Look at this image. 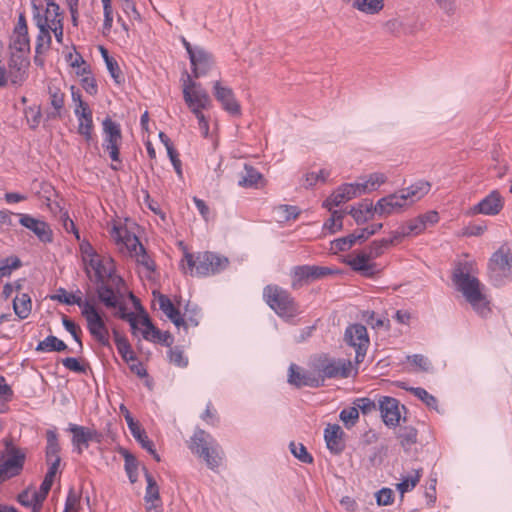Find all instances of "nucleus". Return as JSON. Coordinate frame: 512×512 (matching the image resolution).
<instances>
[{"label": "nucleus", "instance_id": "obj_1", "mask_svg": "<svg viewBox=\"0 0 512 512\" xmlns=\"http://www.w3.org/2000/svg\"><path fill=\"white\" fill-rule=\"evenodd\" d=\"M33 20L39 30L36 52L41 53L51 45L52 34L58 43L63 41V14L55 0H31Z\"/></svg>", "mask_w": 512, "mask_h": 512}, {"label": "nucleus", "instance_id": "obj_2", "mask_svg": "<svg viewBox=\"0 0 512 512\" xmlns=\"http://www.w3.org/2000/svg\"><path fill=\"white\" fill-rule=\"evenodd\" d=\"M472 262L460 263L453 273V282L474 311L482 317L491 312L490 302L484 293V285L474 275Z\"/></svg>", "mask_w": 512, "mask_h": 512}, {"label": "nucleus", "instance_id": "obj_3", "mask_svg": "<svg viewBox=\"0 0 512 512\" xmlns=\"http://www.w3.org/2000/svg\"><path fill=\"white\" fill-rule=\"evenodd\" d=\"M79 249L84 271L91 281L95 283L111 282L116 288L123 284L122 278L115 273V262L111 256L97 252L87 241L80 243Z\"/></svg>", "mask_w": 512, "mask_h": 512}, {"label": "nucleus", "instance_id": "obj_4", "mask_svg": "<svg viewBox=\"0 0 512 512\" xmlns=\"http://www.w3.org/2000/svg\"><path fill=\"white\" fill-rule=\"evenodd\" d=\"M183 100L189 111L195 116L198 128L204 138L209 137V118L205 112L212 107V99L208 92L196 82L192 76L185 72L181 77Z\"/></svg>", "mask_w": 512, "mask_h": 512}, {"label": "nucleus", "instance_id": "obj_5", "mask_svg": "<svg viewBox=\"0 0 512 512\" xmlns=\"http://www.w3.org/2000/svg\"><path fill=\"white\" fill-rule=\"evenodd\" d=\"M110 236L119 251L134 259L140 272L150 278L155 272V262L148 255L138 237L130 232L126 225L117 222L112 224Z\"/></svg>", "mask_w": 512, "mask_h": 512}, {"label": "nucleus", "instance_id": "obj_6", "mask_svg": "<svg viewBox=\"0 0 512 512\" xmlns=\"http://www.w3.org/2000/svg\"><path fill=\"white\" fill-rule=\"evenodd\" d=\"M228 259L213 252H199L197 255L186 252L181 261L185 274L205 277L221 272L228 266Z\"/></svg>", "mask_w": 512, "mask_h": 512}, {"label": "nucleus", "instance_id": "obj_7", "mask_svg": "<svg viewBox=\"0 0 512 512\" xmlns=\"http://www.w3.org/2000/svg\"><path fill=\"white\" fill-rule=\"evenodd\" d=\"M189 448L192 453L202 458L207 466L214 469L219 466L222 451L218 443L204 430H197L191 437Z\"/></svg>", "mask_w": 512, "mask_h": 512}, {"label": "nucleus", "instance_id": "obj_8", "mask_svg": "<svg viewBox=\"0 0 512 512\" xmlns=\"http://www.w3.org/2000/svg\"><path fill=\"white\" fill-rule=\"evenodd\" d=\"M71 102L74 115L77 120V132L89 142L94 134L93 111L89 104L83 99L82 93L75 85L70 86Z\"/></svg>", "mask_w": 512, "mask_h": 512}, {"label": "nucleus", "instance_id": "obj_9", "mask_svg": "<svg viewBox=\"0 0 512 512\" xmlns=\"http://www.w3.org/2000/svg\"><path fill=\"white\" fill-rule=\"evenodd\" d=\"M263 297L265 302L280 317L292 318L299 312L298 306L291 295L277 285H268L264 288Z\"/></svg>", "mask_w": 512, "mask_h": 512}, {"label": "nucleus", "instance_id": "obj_10", "mask_svg": "<svg viewBox=\"0 0 512 512\" xmlns=\"http://www.w3.org/2000/svg\"><path fill=\"white\" fill-rule=\"evenodd\" d=\"M488 269L489 277L496 286L512 278V254L508 247L502 246L493 253Z\"/></svg>", "mask_w": 512, "mask_h": 512}, {"label": "nucleus", "instance_id": "obj_11", "mask_svg": "<svg viewBox=\"0 0 512 512\" xmlns=\"http://www.w3.org/2000/svg\"><path fill=\"white\" fill-rule=\"evenodd\" d=\"M103 142L102 147L108 153L113 162H121L120 148L122 145V131L119 123L106 117L102 122Z\"/></svg>", "mask_w": 512, "mask_h": 512}, {"label": "nucleus", "instance_id": "obj_12", "mask_svg": "<svg viewBox=\"0 0 512 512\" xmlns=\"http://www.w3.org/2000/svg\"><path fill=\"white\" fill-rule=\"evenodd\" d=\"M81 314L86 320L87 330L93 339L102 346H108L110 343L109 329L103 315L97 310L95 305L92 302L86 305Z\"/></svg>", "mask_w": 512, "mask_h": 512}, {"label": "nucleus", "instance_id": "obj_13", "mask_svg": "<svg viewBox=\"0 0 512 512\" xmlns=\"http://www.w3.org/2000/svg\"><path fill=\"white\" fill-rule=\"evenodd\" d=\"M321 385L326 378H347L352 374L353 366L349 360L320 358L315 365Z\"/></svg>", "mask_w": 512, "mask_h": 512}, {"label": "nucleus", "instance_id": "obj_14", "mask_svg": "<svg viewBox=\"0 0 512 512\" xmlns=\"http://www.w3.org/2000/svg\"><path fill=\"white\" fill-rule=\"evenodd\" d=\"M26 453L14 445L6 447L4 461L0 464V483L21 473L24 467Z\"/></svg>", "mask_w": 512, "mask_h": 512}, {"label": "nucleus", "instance_id": "obj_15", "mask_svg": "<svg viewBox=\"0 0 512 512\" xmlns=\"http://www.w3.org/2000/svg\"><path fill=\"white\" fill-rule=\"evenodd\" d=\"M29 67L30 60L27 55L11 52L6 66L9 85L14 87L22 86L28 78Z\"/></svg>", "mask_w": 512, "mask_h": 512}, {"label": "nucleus", "instance_id": "obj_16", "mask_svg": "<svg viewBox=\"0 0 512 512\" xmlns=\"http://www.w3.org/2000/svg\"><path fill=\"white\" fill-rule=\"evenodd\" d=\"M9 48L14 54L27 55L30 52V37L24 12H20L18 20L10 36Z\"/></svg>", "mask_w": 512, "mask_h": 512}, {"label": "nucleus", "instance_id": "obj_17", "mask_svg": "<svg viewBox=\"0 0 512 512\" xmlns=\"http://www.w3.org/2000/svg\"><path fill=\"white\" fill-rule=\"evenodd\" d=\"M345 341L355 348L356 362H361L370 344L366 327L362 324L349 325L345 331Z\"/></svg>", "mask_w": 512, "mask_h": 512}, {"label": "nucleus", "instance_id": "obj_18", "mask_svg": "<svg viewBox=\"0 0 512 512\" xmlns=\"http://www.w3.org/2000/svg\"><path fill=\"white\" fill-rule=\"evenodd\" d=\"M212 88L214 97L220 103L224 111L231 116L241 115V105L236 99L231 87L218 80L213 83Z\"/></svg>", "mask_w": 512, "mask_h": 512}, {"label": "nucleus", "instance_id": "obj_19", "mask_svg": "<svg viewBox=\"0 0 512 512\" xmlns=\"http://www.w3.org/2000/svg\"><path fill=\"white\" fill-rule=\"evenodd\" d=\"M329 273L330 270L326 267L309 265L294 267L291 272L292 287L295 289L300 288L303 285L319 279Z\"/></svg>", "mask_w": 512, "mask_h": 512}, {"label": "nucleus", "instance_id": "obj_20", "mask_svg": "<svg viewBox=\"0 0 512 512\" xmlns=\"http://www.w3.org/2000/svg\"><path fill=\"white\" fill-rule=\"evenodd\" d=\"M400 192L397 191L393 194L380 198L374 205V211L379 217H388L393 214H398L404 211L408 206L402 198Z\"/></svg>", "mask_w": 512, "mask_h": 512}, {"label": "nucleus", "instance_id": "obj_21", "mask_svg": "<svg viewBox=\"0 0 512 512\" xmlns=\"http://www.w3.org/2000/svg\"><path fill=\"white\" fill-rule=\"evenodd\" d=\"M19 223L33 232L37 238L44 243H50L53 240V232L48 223L43 220L34 218L26 213L18 214Z\"/></svg>", "mask_w": 512, "mask_h": 512}, {"label": "nucleus", "instance_id": "obj_22", "mask_svg": "<svg viewBox=\"0 0 512 512\" xmlns=\"http://www.w3.org/2000/svg\"><path fill=\"white\" fill-rule=\"evenodd\" d=\"M189 59L194 80L206 76L215 65L213 55L203 47L196 50Z\"/></svg>", "mask_w": 512, "mask_h": 512}, {"label": "nucleus", "instance_id": "obj_23", "mask_svg": "<svg viewBox=\"0 0 512 512\" xmlns=\"http://www.w3.org/2000/svg\"><path fill=\"white\" fill-rule=\"evenodd\" d=\"M361 196L356 183H345L339 186L324 202L323 206L329 211L349 200Z\"/></svg>", "mask_w": 512, "mask_h": 512}, {"label": "nucleus", "instance_id": "obj_24", "mask_svg": "<svg viewBox=\"0 0 512 512\" xmlns=\"http://www.w3.org/2000/svg\"><path fill=\"white\" fill-rule=\"evenodd\" d=\"M503 207L504 198L499 191L493 190L472 208V213L494 216L499 214Z\"/></svg>", "mask_w": 512, "mask_h": 512}, {"label": "nucleus", "instance_id": "obj_25", "mask_svg": "<svg viewBox=\"0 0 512 512\" xmlns=\"http://www.w3.org/2000/svg\"><path fill=\"white\" fill-rule=\"evenodd\" d=\"M68 430L72 434V445L78 454H81L84 449L88 448L90 441L98 437V433L95 429L77 424H70Z\"/></svg>", "mask_w": 512, "mask_h": 512}, {"label": "nucleus", "instance_id": "obj_26", "mask_svg": "<svg viewBox=\"0 0 512 512\" xmlns=\"http://www.w3.org/2000/svg\"><path fill=\"white\" fill-rule=\"evenodd\" d=\"M47 89L48 101L53 109L51 116L61 118L65 108V92L61 87V83L57 80H50Z\"/></svg>", "mask_w": 512, "mask_h": 512}, {"label": "nucleus", "instance_id": "obj_27", "mask_svg": "<svg viewBox=\"0 0 512 512\" xmlns=\"http://www.w3.org/2000/svg\"><path fill=\"white\" fill-rule=\"evenodd\" d=\"M347 264L354 270L361 272L365 276H373L377 271V265L368 257V253L363 249L351 254L347 259Z\"/></svg>", "mask_w": 512, "mask_h": 512}, {"label": "nucleus", "instance_id": "obj_28", "mask_svg": "<svg viewBox=\"0 0 512 512\" xmlns=\"http://www.w3.org/2000/svg\"><path fill=\"white\" fill-rule=\"evenodd\" d=\"M381 416L387 426H396L400 421L399 403L395 398L383 397L379 401Z\"/></svg>", "mask_w": 512, "mask_h": 512}, {"label": "nucleus", "instance_id": "obj_29", "mask_svg": "<svg viewBox=\"0 0 512 512\" xmlns=\"http://www.w3.org/2000/svg\"><path fill=\"white\" fill-rule=\"evenodd\" d=\"M288 381L297 387H318L321 385L318 373L301 372L300 368L295 364L290 365Z\"/></svg>", "mask_w": 512, "mask_h": 512}, {"label": "nucleus", "instance_id": "obj_30", "mask_svg": "<svg viewBox=\"0 0 512 512\" xmlns=\"http://www.w3.org/2000/svg\"><path fill=\"white\" fill-rule=\"evenodd\" d=\"M344 432L338 424H328L324 430V439L327 448L334 454H339L344 449Z\"/></svg>", "mask_w": 512, "mask_h": 512}, {"label": "nucleus", "instance_id": "obj_31", "mask_svg": "<svg viewBox=\"0 0 512 512\" xmlns=\"http://www.w3.org/2000/svg\"><path fill=\"white\" fill-rule=\"evenodd\" d=\"M431 189V184L424 180H419L409 187L399 190L402 198L406 202V205L409 207L414 204L416 201L422 199L425 195L429 193Z\"/></svg>", "mask_w": 512, "mask_h": 512}, {"label": "nucleus", "instance_id": "obj_32", "mask_svg": "<svg viewBox=\"0 0 512 512\" xmlns=\"http://www.w3.org/2000/svg\"><path fill=\"white\" fill-rule=\"evenodd\" d=\"M97 287V295L99 300L107 307V308H116L119 304L120 300V287L116 288L111 282L98 283ZM120 284L119 286H121Z\"/></svg>", "mask_w": 512, "mask_h": 512}, {"label": "nucleus", "instance_id": "obj_33", "mask_svg": "<svg viewBox=\"0 0 512 512\" xmlns=\"http://www.w3.org/2000/svg\"><path fill=\"white\" fill-rule=\"evenodd\" d=\"M425 230L423 229V225L421 220H419L418 216L410 219L404 223H402L395 231H392L394 234V239L398 240L399 243L403 241L406 237H413L422 234Z\"/></svg>", "mask_w": 512, "mask_h": 512}, {"label": "nucleus", "instance_id": "obj_34", "mask_svg": "<svg viewBox=\"0 0 512 512\" xmlns=\"http://www.w3.org/2000/svg\"><path fill=\"white\" fill-rule=\"evenodd\" d=\"M387 176L381 172H374L355 182L359 188L361 195L377 190L381 185L386 183Z\"/></svg>", "mask_w": 512, "mask_h": 512}, {"label": "nucleus", "instance_id": "obj_35", "mask_svg": "<svg viewBox=\"0 0 512 512\" xmlns=\"http://www.w3.org/2000/svg\"><path fill=\"white\" fill-rule=\"evenodd\" d=\"M65 61L73 69L77 77L89 74L91 71L90 65L75 48H72L65 54Z\"/></svg>", "mask_w": 512, "mask_h": 512}, {"label": "nucleus", "instance_id": "obj_36", "mask_svg": "<svg viewBox=\"0 0 512 512\" xmlns=\"http://www.w3.org/2000/svg\"><path fill=\"white\" fill-rule=\"evenodd\" d=\"M351 7L369 16L380 14L385 7V0H351Z\"/></svg>", "mask_w": 512, "mask_h": 512}, {"label": "nucleus", "instance_id": "obj_37", "mask_svg": "<svg viewBox=\"0 0 512 512\" xmlns=\"http://www.w3.org/2000/svg\"><path fill=\"white\" fill-rule=\"evenodd\" d=\"M396 244H399V242L398 240L394 239V234L391 232L389 238L374 240L364 250L368 253V257L374 261L375 259L382 256L391 246Z\"/></svg>", "mask_w": 512, "mask_h": 512}, {"label": "nucleus", "instance_id": "obj_38", "mask_svg": "<svg viewBox=\"0 0 512 512\" xmlns=\"http://www.w3.org/2000/svg\"><path fill=\"white\" fill-rule=\"evenodd\" d=\"M51 298L67 305H77L81 309V312L86 308V305L91 303L90 301L82 299L81 291L79 290L77 293H69L61 288L57 291V294L53 295Z\"/></svg>", "mask_w": 512, "mask_h": 512}, {"label": "nucleus", "instance_id": "obj_39", "mask_svg": "<svg viewBox=\"0 0 512 512\" xmlns=\"http://www.w3.org/2000/svg\"><path fill=\"white\" fill-rule=\"evenodd\" d=\"M13 310L21 320L29 317L32 311V300L29 293L16 294L13 299Z\"/></svg>", "mask_w": 512, "mask_h": 512}, {"label": "nucleus", "instance_id": "obj_40", "mask_svg": "<svg viewBox=\"0 0 512 512\" xmlns=\"http://www.w3.org/2000/svg\"><path fill=\"white\" fill-rule=\"evenodd\" d=\"M349 214L353 217L357 224H363L371 220L376 211H374V205L372 202H362L355 207H352Z\"/></svg>", "mask_w": 512, "mask_h": 512}, {"label": "nucleus", "instance_id": "obj_41", "mask_svg": "<svg viewBox=\"0 0 512 512\" xmlns=\"http://www.w3.org/2000/svg\"><path fill=\"white\" fill-rule=\"evenodd\" d=\"M201 317V311L196 305L187 304L184 313L181 314L178 328L183 327L185 330H188L189 328L197 327Z\"/></svg>", "mask_w": 512, "mask_h": 512}, {"label": "nucleus", "instance_id": "obj_42", "mask_svg": "<svg viewBox=\"0 0 512 512\" xmlns=\"http://www.w3.org/2000/svg\"><path fill=\"white\" fill-rule=\"evenodd\" d=\"M46 438H47V446H46V459L47 463H55V460L57 459V464H60V445L58 442V436L56 431L54 430H48L46 432Z\"/></svg>", "mask_w": 512, "mask_h": 512}, {"label": "nucleus", "instance_id": "obj_43", "mask_svg": "<svg viewBox=\"0 0 512 512\" xmlns=\"http://www.w3.org/2000/svg\"><path fill=\"white\" fill-rule=\"evenodd\" d=\"M263 182V176L255 168L245 165L244 174L238 181L239 186L245 188H258Z\"/></svg>", "mask_w": 512, "mask_h": 512}, {"label": "nucleus", "instance_id": "obj_44", "mask_svg": "<svg viewBox=\"0 0 512 512\" xmlns=\"http://www.w3.org/2000/svg\"><path fill=\"white\" fill-rule=\"evenodd\" d=\"M382 224H372L371 226L357 229L353 233L345 236L348 244L352 247L357 242H363L367 240L372 235L376 234L382 228Z\"/></svg>", "mask_w": 512, "mask_h": 512}, {"label": "nucleus", "instance_id": "obj_45", "mask_svg": "<svg viewBox=\"0 0 512 512\" xmlns=\"http://www.w3.org/2000/svg\"><path fill=\"white\" fill-rule=\"evenodd\" d=\"M142 328L144 339L149 341H162V333L150 321L147 315H140L138 319V328Z\"/></svg>", "mask_w": 512, "mask_h": 512}, {"label": "nucleus", "instance_id": "obj_46", "mask_svg": "<svg viewBox=\"0 0 512 512\" xmlns=\"http://www.w3.org/2000/svg\"><path fill=\"white\" fill-rule=\"evenodd\" d=\"M158 303L163 313L174 323L176 327H179V322L181 321V313L174 306L172 301L168 297L160 295L158 298Z\"/></svg>", "mask_w": 512, "mask_h": 512}, {"label": "nucleus", "instance_id": "obj_47", "mask_svg": "<svg viewBox=\"0 0 512 512\" xmlns=\"http://www.w3.org/2000/svg\"><path fill=\"white\" fill-rule=\"evenodd\" d=\"M114 338L118 353L121 355L123 360L126 363L135 362V353L128 340L116 331H114Z\"/></svg>", "mask_w": 512, "mask_h": 512}, {"label": "nucleus", "instance_id": "obj_48", "mask_svg": "<svg viewBox=\"0 0 512 512\" xmlns=\"http://www.w3.org/2000/svg\"><path fill=\"white\" fill-rule=\"evenodd\" d=\"M145 478L147 482V487L144 496L145 503H161L159 487L153 476L147 470H145Z\"/></svg>", "mask_w": 512, "mask_h": 512}, {"label": "nucleus", "instance_id": "obj_49", "mask_svg": "<svg viewBox=\"0 0 512 512\" xmlns=\"http://www.w3.org/2000/svg\"><path fill=\"white\" fill-rule=\"evenodd\" d=\"M67 349V345L56 336H47L44 340L40 341L36 347L39 352H61Z\"/></svg>", "mask_w": 512, "mask_h": 512}, {"label": "nucleus", "instance_id": "obj_50", "mask_svg": "<svg viewBox=\"0 0 512 512\" xmlns=\"http://www.w3.org/2000/svg\"><path fill=\"white\" fill-rule=\"evenodd\" d=\"M299 213V209L292 205H279L273 209L274 218L278 222L295 220Z\"/></svg>", "mask_w": 512, "mask_h": 512}, {"label": "nucleus", "instance_id": "obj_51", "mask_svg": "<svg viewBox=\"0 0 512 512\" xmlns=\"http://www.w3.org/2000/svg\"><path fill=\"white\" fill-rule=\"evenodd\" d=\"M385 29L397 36L412 33L413 30L409 27L407 19L403 17H397L388 20L385 23Z\"/></svg>", "mask_w": 512, "mask_h": 512}, {"label": "nucleus", "instance_id": "obj_52", "mask_svg": "<svg viewBox=\"0 0 512 512\" xmlns=\"http://www.w3.org/2000/svg\"><path fill=\"white\" fill-rule=\"evenodd\" d=\"M422 477V469H416L411 474L402 478L401 482L397 484L396 488L401 495L413 490L419 483Z\"/></svg>", "mask_w": 512, "mask_h": 512}, {"label": "nucleus", "instance_id": "obj_53", "mask_svg": "<svg viewBox=\"0 0 512 512\" xmlns=\"http://www.w3.org/2000/svg\"><path fill=\"white\" fill-rule=\"evenodd\" d=\"M131 434L141 444L142 448L146 449L151 455H153L156 461H160L159 455L156 453L153 443L149 440L146 432L141 428L140 425L132 429Z\"/></svg>", "mask_w": 512, "mask_h": 512}, {"label": "nucleus", "instance_id": "obj_54", "mask_svg": "<svg viewBox=\"0 0 512 512\" xmlns=\"http://www.w3.org/2000/svg\"><path fill=\"white\" fill-rule=\"evenodd\" d=\"M14 392L8 385L4 376L0 375V413H6L9 410L8 403L12 401Z\"/></svg>", "mask_w": 512, "mask_h": 512}, {"label": "nucleus", "instance_id": "obj_55", "mask_svg": "<svg viewBox=\"0 0 512 512\" xmlns=\"http://www.w3.org/2000/svg\"><path fill=\"white\" fill-rule=\"evenodd\" d=\"M343 226V213L341 211H331V216L328 220L325 221L323 225V230L334 234L342 229Z\"/></svg>", "mask_w": 512, "mask_h": 512}, {"label": "nucleus", "instance_id": "obj_56", "mask_svg": "<svg viewBox=\"0 0 512 512\" xmlns=\"http://www.w3.org/2000/svg\"><path fill=\"white\" fill-rule=\"evenodd\" d=\"M125 461V470L131 483L137 482L138 479V462L136 458L128 451L123 453Z\"/></svg>", "mask_w": 512, "mask_h": 512}, {"label": "nucleus", "instance_id": "obj_57", "mask_svg": "<svg viewBox=\"0 0 512 512\" xmlns=\"http://www.w3.org/2000/svg\"><path fill=\"white\" fill-rule=\"evenodd\" d=\"M331 172L329 169L321 168L318 171L308 172L305 175V185L312 187L318 183H324L330 176Z\"/></svg>", "mask_w": 512, "mask_h": 512}, {"label": "nucleus", "instance_id": "obj_58", "mask_svg": "<svg viewBox=\"0 0 512 512\" xmlns=\"http://www.w3.org/2000/svg\"><path fill=\"white\" fill-rule=\"evenodd\" d=\"M21 266V261L18 257H8L0 260V279L9 277L12 272Z\"/></svg>", "mask_w": 512, "mask_h": 512}, {"label": "nucleus", "instance_id": "obj_59", "mask_svg": "<svg viewBox=\"0 0 512 512\" xmlns=\"http://www.w3.org/2000/svg\"><path fill=\"white\" fill-rule=\"evenodd\" d=\"M102 6H103V14H104V21H103V34L107 35L111 32L112 26H113V7H112V0H101Z\"/></svg>", "mask_w": 512, "mask_h": 512}, {"label": "nucleus", "instance_id": "obj_60", "mask_svg": "<svg viewBox=\"0 0 512 512\" xmlns=\"http://www.w3.org/2000/svg\"><path fill=\"white\" fill-rule=\"evenodd\" d=\"M409 391L424 402L429 408L437 409V399L421 387H411Z\"/></svg>", "mask_w": 512, "mask_h": 512}, {"label": "nucleus", "instance_id": "obj_61", "mask_svg": "<svg viewBox=\"0 0 512 512\" xmlns=\"http://www.w3.org/2000/svg\"><path fill=\"white\" fill-rule=\"evenodd\" d=\"M15 217H18V214H15L9 210L0 211L1 233H8L15 227Z\"/></svg>", "mask_w": 512, "mask_h": 512}, {"label": "nucleus", "instance_id": "obj_62", "mask_svg": "<svg viewBox=\"0 0 512 512\" xmlns=\"http://www.w3.org/2000/svg\"><path fill=\"white\" fill-rule=\"evenodd\" d=\"M290 451L298 460L303 463H312L313 457L310 453H308L306 447L302 443H290Z\"/></svg>", "mask_w": 512, "mask_h": 512}, {"label": "nucleus", "instance_id": "obj_63", "mask_svg": "<svg viewBox=\"0 0 512 512\" xmlns=\"http://www.w3.org/2000/svg\"><path fill=\"white\" fill-rule=\"evenodd\" d=\"M492 168L497 172V176L502 178L507 174L509 165L500 152L494 151L492 153Z\"/></svg>", "mask_w": 512, "mask_h": 512}, {"label": "nucleus", "instance_id": "obj_64", "mask_svg": "<svg viewBox=\"0 0 512 512\" xmlns=\"http://www.w3.org/2000/svg\"><path fill=\"white\" fill-rule=\"evenodd\" d=\"M63 512H81L80 496L73 489L68 492Z\"/></svg>", "mask_w": 512, "mask_h": 512}]
</instances>
